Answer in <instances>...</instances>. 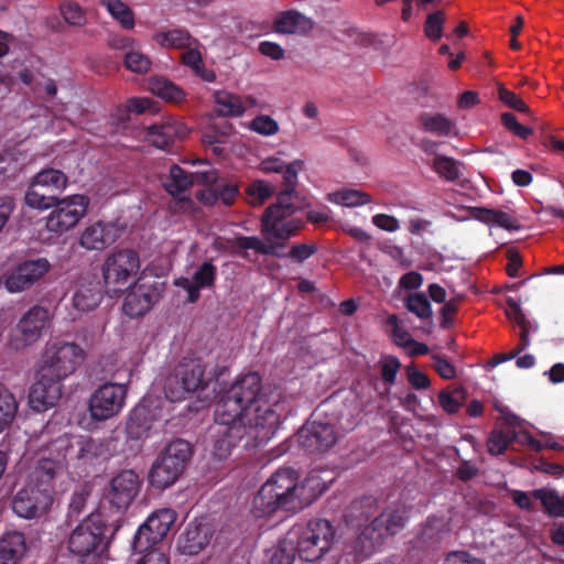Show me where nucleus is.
<instances>
[{
    "mask_svg": "<svg viewBox=\"0 0 564 564\" xmlns=\"http://www.w3.org/2000/svg\"><path fill=\"white\" fill-rule=\"evenodd\" d=\"M278 401L279 394L263 387L259 373L239 377L216 404L215 425L210 430L212 456L227 459L240 441H245V447L268 442L280 424Z\"/></svg>",
    "mask_w": 564,
    "mask_h": 564,
    "instance_id": "f257e3e1",
    "label": "nucleus"
},
{
    "mask_svg": "<svg viewBox=\"0 0 564 564\" xmlns=\"http://www.w3.org/2000/svg\"><path fill=\"white\" fill-rule=\"evenodd\" d=\"M95 442L88 437H61L50 452H56V458L41 457L25 487L21 488L12 500L15 514L33 519L45 514L53 505L54 480L65 470L67 458L85 459L95 455Z\"/></svg>",
    "mask_w": 564,
    "mask_h": 564,
    "instance_id": "f03ea898",
    "label": "nucleus"
},
{
    "mask_svg": "<svg viewBox=\"0 0 564 564\" xmlns=\"http://www.w3.org/2000/svg\"><path fill=\"white\" fill-rule=\"evenodd\" d=\"M332 481L318 470L301 479L291 468L279 469L258 490L250 512L257 519L271 518L280 511L296 512L312 503Z\"/></svg>",
    "mask_w": 564,
    "mask_h": 564,
    "instance_id": "7ed1b4c3",
    "label": "nucleus"
},
{
    "mask_svg": "<svg viewBox=\"0 0 564 564\" xmlns=\"http://www.w3.org/2000/svg\"><path fill=\"white\" fill-rule=\"evenodd\" d=\"M335 540V529L328 520L317 519L294 525L274 549L271 564L318 561L332 550Z\"/></svg>",
    "mask_w": 564,
    "mask_h": 564,
    "instance_id": "20e7f679",
    "label": "nucleus"
},
{
    "mask_svg": "<svg viewBox=\"0 0 564 564\" xmlns=\"http://www.w3.org/2000/svg\"><path fill=\"white\" fill-rule=\"evenodd\" d=\"M304 169L302 160H294L284 165L283 175L284 189L278 195L276 203L271 205L262 217V234L268 239L278 237L285 241L303 226V220L295 217L297 210L311 206L306 196L295 192L297 175Z\"/></svg>",
    "mask_w": 564,
    "mask_h": 564,
    "instance_id": "39448f33",
    "label": "nucleus"
},
{
    "mask_svg": "<svg viewBox=\"0 0 564 564\" xmlns=\"http://www.w3.org/2000/svg\"><path fill=\"white\" fill-rule=\"evenodd\" d=\"M106 531L101 516L93 513L70 532L67 549L82 564H102L108 558L111 543Z\"/></svg>",
    "mask_w": 564,
    "mask_h": 564,
    "instance_id": "423d86ee",
    "label": "nucleus"
},
{
    "mask_svg": "<svg viewBox=\"0 0 564 564\" xmlns=\"http://www.w3.org/2000/svg\"><path fill=\"white\" fill-rule=\"evenodd\" d=\"M405 522L402 512L387 510L371 522L362 524L354 538L347 543V551L357 561H364L376 553L384 540L395 534Z\"/></svg>",
    "mask_w": 564,
    "mask_h": 564,
    "instance_id": "0eeeda50",
    "label": "nucleus"
},
{
    "mask_svg": "<svg viewBox=\"0 0 564 564\" xmlns=\"http://www.w3.org/2000/svg\"><path fill=\"white\" fill-rule=\"evenodd\" d=\"M86 358L87 351L79 344L55 337L45 343L36 369L64 381L77 371Z\"/></svg>",
    "mask_w": 564,
    "mask_h": 564,
    "instance_id": "6e6552de",
    "label": "nucleus"
},
{
    "mask_svg": "<svg viewBox=\"0 0 564 564\" xmlns=\"http://www.w3.org/2000/svg\"><path fill=\"white\" fill-rule=\"evenodd\" d=\"M141 270L139 253L133 249H119L109 253L101 267L105 289L117 296L137 282Z\"/></svg>",
    "mask_w": 564,
    "mask_h": 564,
    "instance_id": "1a4fd4ad",
    "label": "nucleus"
},
{
    "mask_svg": "<svg viewBox=\"0 0 564 564\" xmlns=\"http://www.w3.org/2000/svg\"><path fill=\"white\" fill-rule=\"evenodd\" d=\"M192 457L191 444L183 440L172 442L152 464L149 482L156 489L174 485Z\"/></svg>",
    "mask_w": 564,
    "mask_h": 564,
    "instance_id": "9d476101",
    "label": "nucleus"
},
{
    "mask_svg": "<svg viewBox=\"0 0 564 564\" xmlns=\"http://www.w3.org/2000/svg\"><path fill=\"white\" fill-rule=\"evenodd\" d=\"M89 204V197L84 194L57 197L45 218V228L57 236L68 232L86 216Z\"/></svg>",
    "mask_w": 564,
    "mask_h": 564,
    "instance_id": "9b49d317",
    "label": "nucleus"
},
{
    "mask_svg": "<svg viewBox=\"0 0 564 564\" xmlns=\"http://www.w3.org/2000/svg\"><path fill=\"white\" fill-rule=\"evenodd\" d=\"M204 365L199 359H184L165 379V395L171 401H178L203 384Z\"/></svg>",
    "mask_w": 564,
    "mask_h": 564,
    "instance_id": "f8f14e48",
    "label": "nucleus"
},
{
    "mask_svg": "<svg viewBox=\"0 0 564 564\" xmlns=\"http://www.w3.org/2000/svg\"><path fill=\"white\" fill-rule=\"evenodd\" d=\"M127 392L122 383L107 382L98 387L88 401L91 419L102 422L117 416L124 406Z\"/></svg>",
    "mask_w": 564,
    "mask_h": 564,
    "instance_id": "ddd939ff",
    "label": "nucleus"
},
{
    "mask_svg": "<svg viewBox=\"0 0 564 564\" xmlns=\"http://www.w3.org/2000/svg\"><path fill=\"white\" fill-rule=\"evenodd\" d=\"M52 321V314L47 307L32 306L20 318L11 336L10 345L17 349H24L36 341L43 335Z\"/></svg>",
    "mask_w": 564,
    "mask_h": 564,
    "instance_id": "4468645a",
    "label": "nucleus"
},
{
    "mask_svg": "<svg viewBox=\"0 0 564 564\" xmlns=\"http://www.w3.org/2000/svg\"><path fill=\"white\" fill-rule=\"evenodd\" d=\"M175 521L176 513L172 509H160L153 512L137 531L132 541L133 551L142 553L161 542Z\"/></svg>",
    "mask_w": 564,
    "mask_h": 564,
    "instance_id": "2eb2a0df",
    "label": "nucleus"
},
{
    "mask_svg": "<svg viewBox=\"0 0 564 564\" xmlns=\"http://www.w3.org/2000/svg\"><path fill=\"white\" fill-rule=\"evenodd\" d=\"M51 270L45 258L26 260L6 271L2 283L9 293H21L44 278Z\"/></svg>",
    "mask_w": 564,
    "mask_h": 564,
    "instance_id": "dca6fc26",
    "label": "nucleus"
},
{
    "mask_svg": "<svg viewBox=\"0 0 564 564\" xmlns=\"http://www.w3.org/2000/svg\"><path fill=\"white\" fill-rule=\"evenodd\" d=\"M202 141L205 147L220 158H228L230 154L241 156L245 152V145L240 142L234 126L229 122L214 124L208 128Z\"/></svg>",
    "mask_w": 564,
    "mask_h": 564,
    "instance_id": "f3484780",
    "label": "nucleus"
},
{
    "mask_svg": "<svg viewBox=\"0 0 564 564\" xmlns=\"http://www.w3.org/2000/svg\"><path fill=\"white\" fill-rule=\"evenodd\" d=\"M275 239L279 240L278 237H271L268 239L265 236V241H262L257 237H236L232 239L217 238L213 246L218 251H226L231 254H241L243 257H246L245 252L247 250H254L262 254L284 257L285 253L282 252L283 243L275 242Z\"/></svg>",
    "mask_w": 564,
    "mask_h": 564,
    "instance_id": "a211bd4d",
    "label": "nucleus"
},
{
    "mask_svg": "<svg viewBox=\"0 0 564 564\" xmlns=\"http://www.w3.org/2000/svg\"><path fill=\"white\" fill-rule=\"evenodd\" d=\"M120 237L119 227L111 221L97 220L84 227L78 245L87 251H102Z\"/></svg>",
    "mask_w": 564,
    "mask_h": 564,
    "instance_id": "6ab92c4d",
    "label": "nucleus"
},
{
    "mask_svg": "<svg viewBox=\"0 0 564 564\" xmlns=\"http://www.w3.org/2000/svg\"><path fill=\"white\" fill-rule=\"evenodd\" d=\"M300 445L310 453H323L337 442L334 427L319 421L307 422L297 434Z\"/></svg>",
    "mask_w": 564,
    "mask_h": 564,
    "instance_id": "aec40b11",
    "label": "nucleus"
},
{
    "mask_svg": "<svg viewBox=\"0 0 564 564\" xmlns=\"http://www.w3.org/2000/svg\"><path fill=\"white\" fill-rule=\"evenodd\" d=\"M44 375L36 369V382L32 386L29 394L30 405L37 412L54 406L63 392V380Z\"/></svg>",
    "mask_w": 564,
    "mask_h": 564,
    "instance_id": "412c9836",
    "label": "nucleus"
},
{
    "mask_svg": "<svg viewBox=\"0 0 564 564\" xmlns=\"http://www.w3.org/2000/svg\"><path fill=\"white\" fill-rule=\"evenodd\" d=\"M217 178L215 170L189 173L177 165H172L169 174L162 178V185L172 196H180L194 184H213Z\"/></svg>",
    "mask_w": 564,
    "mask_h": 564,
    "instance_id": "4be33fe9",
    "label": "nucleus"
},
{
    "mask_svg": "<svg viewBox=\"0 0 564 564\" xmlns=\"http://www.w3.org/2000/svg\"><path fill=\"white\" fill-rule=\"evenodd\" d=\"M127 290L128 293L124 297L122 311L132 318L140 317L148 313L159 296L153 285L142 283L141 280H137V282L131 284Z\"/></svg>",
    "mask_w": 564,
    "mask_h": 564,
    "instance_id": "5701e85b",
    "label": "nucleus"
},
{
    "mask_svg": "<svg viewBox=\"0 0 564 564\" xmlns=\"http://www.w3.org/2000/svg\"><path fill=\"white\" fill-rule=\"evenodd\" d=\"M139 489L138 475L132 470H123L111 480L107 499L118 510L126 509L137 497Z\"/></svg>",
    "mask_w": 564,
    "mask_h": 564,
    "instance_id": "b1692460",
    "label": "nucleus"
},
{
    "mask_svg": "<svg viewBox=\"0 0 564 564\" xmlns=\"http://www.w3.org/2000/svg\"><path fill=\"white\" fill-rule=\"evenodd\" d=\"M161 400L144 398L132 411L127 429L131 436L141 437L151 426V422L161 417Z\"/></svg>",
    "mask_w": 564,
    "mask_h": 564,
    "instance_id": "393cba45",
    "label": "nucleus"
},
{
    "mask_svg": "<svg viewBox=\"0 0 564 564\" xmlns=\"http://www.w3.org/2000/svg\"><path fill=\"white\" fill-rule=\"evenodd\" d=\"M185 123L176 119H166L162 123L148 128L145 138L154 147L159 149L169 148L175 140L182 139L188 133Z\"/></svg>",
    "mask_w": 564,
    "mask_h": 564,
    "instance_id": "a878e982",
    "label": "nucleus"
},
{
    "mask_svg": "<svg viewBox=\"0 0 564 564\" xmlns=\"http://www.w3.org/2000/svg\"><path fill=\"white\" fill-rule=\"evenodd\" d=\"M112 46L124 52V67L135 74H147L152 67L150 56L141 51L140 44L131 37L113 39Z\"/></svg>",
    "mask_w": 564,
    "mask_h": 564,
    "instance_id": "bb28decb",
    "label": "nucleus"
},
{
    "mask_svg": "<svg viewBox=\"0 0 564 564\" xmlns=\"http://www.w3.org/2000/svg\"><path fill=\"white\" fill-rule=\"evenodd\" d=\"M215 111L221 117H240L257 105L252 96H239L227 90L214 93Z\"/></svg>",
    "mask_w": 564,
    "mask_h": 564,
    "instance_id": "cd10ccee",
    "label": "nucleus"
},
{
    "mask_svg": "<svg viewBox=\"0 0 564 564\" xmlns=\"http://www.w3.org/2000/svg\"><path fill=\"white\" fill-rule=\"evenodd\" d=\"M216 268L210 262H204L194 273L193 280L181 276L175 280V285L183 288L188 293L189 302H195L199 297V290L214 285Z\"/></svg>",
    "mask_w": 564,
    "mask_h": 564,
    "instance_id": "c85d7f7f",
    "label": "nucleus"
},
{
    "mask_svg": "<svg viewBox=\"0 0 564 564\" xmlns=\"http://www.w3.org/2000/svg\"><path fill=\"white\" fill-rule=\"evenodd\" d=\"M273 28L280 34L302 35L313 29V22L296 10H286L276 14Z\"/></svg>",
    "mask_w": 564,
    "mask_h": 564,
    "instance_id": "c756f323",
    "label": "nucleus"
},
{
    "mask_svg": "<svg viewBox=\"0 0 564 564\" xmlns=\"http://www.w3.org/2000/svg\"><path fill=\"white\" fill-rule=\"evenodd\" d=\"M210 538L212 529L207 522L191 523L180 541V549L184 554H197L209 543Z\"/></svg>",
    "mask_w": 564,
    "mask_h": 564,
    "instance_id": "7c9ffc66",
    "label": "nucleus"
},
{
    "mask_svg": "<svg viewBox=\"0 0 564 564\" xmlns=\"http://www.w3.org/2000/svg\"><path fill=\"white\" fill-rule=\"evenodd\" d=\"M26 553L24 534L8 531L0 538V564H18Z\"/></svg>",
    "mask_w": 564,
    "mask_h": 564,
    "instance_id": "2f4dec72",
    "label": "nucleus"
},
{
    "mask_svg": "<svg viewBox=\"0 0 564 564\" xmlns=\"http://www.w3.org/2000/svg\"><path fill=\"white\" fill-rule=\"evenodd\" d=\"M102 300V292L98 282L82 281L79 282L73 299V307L79 313H87L95 310Z\"/></svg>",
    "mask_w": 564,
    "mask_h": 564,
    "instance_id": "473e14b6",
    "label": "nucleus"
},
{
    "mask_svg": "<svg viewBox=\"0 0 564 564\" xmlns=\"http://www.w3.org/2000/svg\"><path fill=\"white\" fill-rule=\"evenodd\" d=\"M148 90L170 104H181L186 99L184 89L165 77L155 76L150 78Z\"/></svg>",
    "mask_w": 564,
    "mask_h": 564,
    "instance_id": "72a5a7b5",
    "label": "nucleus"
},
{
    "mask_svg": "<svg viewBox=\"0 0 564 564\" xmlns=\"http://www.w3.org/2000/svg\"><path fill=\"white\" fill-rule=\"evenodd\" d=\"M471 217L489 227H500L509 231L520 228L519 221L513 216L498 209L474 208L471 210Z\"/></svg>",
    "mask_w": 564,
    "mask_h": 564,
    "instance_id": "f704fd0d",
    "label": "nucleus"
},
{
    "mask_svg": "<svg viewBox=\"0 0 564 564\" xmlns=\"http://www.w3.org/2000/svg\"><path fill=\"white\" fill-rule=\"evenodd\" d=\"M181 62L186 67L191 68L193 73L207 83H214L216 80V73L205 66L202 54L198 50V41L189 47L185 48V52L181 55Z\"/></svg>",
    "mask_w": 564,
    "mask_h": 564,
    "instance_id": "c9c22d12",
    "label": "nucleus"
},
{
    "mask_svg": "<svg viewBox=\"0 0 564 564\" xmlns=\"http://www.w3.org/2000/svg\"><path fill=\"white\" fill-rule=\"evenodd\" d=\"M153 41L162 48L185 50L196 44V40L188 32L180 29L158 32Z\"/></svg>",
    "mask_w": 564,
    "mask_h": 564,
    "instance_id": "e433bc0d",
    "label": "nucleus"
},
{
    "mask_svg": "<svg viewBox=\"0 0 564 564\" xmlns=\"http://www.w3.org/2000/svg\"><path fill=\"white\" fill-rule=\"evenodd\" d=\"M506 313L510 319L514 321L521 327L520 337L522 344L514 352L499 356L497 362L512 359L517 354L529 346V322L523 315L520 305L514 300H508Z\"/></svg>",
    "mask_w": 564,
    "mask_h": 564,
    "instance_id": "4c0bfd02",
    "label": "nucleus"
},
{
    "mask_svg": "<svg viewBox=\"0 0 564 564\" xmlns=\"http://www.w3.org/2000/svg\"><path fill=\"white\" fill-rule=\"evenodd\" d=\"M420 124L425 131L440 137L457 134L455 123L442 113H423Z\"/></svg>",
    "mask_w": 564,
    "mask_h": 564,
    "instance_id": "58836bf2",
    "label": "nucleus"
},
{
    "mask_svg": "<svg viewBox=\"0 0 564 564\" xmlns=\"http://www.w3.org/2000/svg\"><path fill=\"white\" fill-rule=\"evenodd\" d=\"M327 200L345 207H358L369 204L371 196L366 192L345 187L328 193Z\"/></svg>",
    "mask_w": 564,
    "mask_h": 564,
    "instance_id": "ea45409f",
    "label": "nucleus"
},
{
    "mask_svg": "<svg viewBox=\"0 0 564 564\" xmlns=\"http://www.w3.org/2000/svg\"><path fill=\"white\" fill-rule=\"evenodd\" d=\"M536 500H540L545 512L551 517H564V495L560 496L556 491L551 489L533 490Z\"/></svg>",
    "mask_w": 564,
    "mask_h": 564,
    "instance_id": "a19ab883",
    "label": "nucleus"
},
{
    "mask_svg": "<svg viewBox=\"0 0 564 564\" xmlns=\"http://www.w3.org/2000/svg\"><path fill=\"white\" fill-rule=\"evenodd\" d=\"M67 176L63 172L54 169L42 170L32 180L33 185L48 191H63L67 186Z\"/></svg>",
    "mask_w": 564,
    "mask_h": 564,
    "instance_id": "79ce46f5",
    "label": "nucleus"
},
{
    "mask_svg": "<svg viewBox=\"0 0 564 564\" xmlns=\"http://www.w3.org/2000/svg\"><path fill=\"white\" fill-rule=\"evenodd\" d=\"M432 169L442 178L454 182L462 175L463 165L460 162L453 158L445 155H437L432 162Z\"/></svg>",
    "mask_w": 564,
    "mask_h": 564,
    "instance_id": "37998d69",
    "label": "nucleus"
},
{
    "mask_svg": "<svg viewBox=\"0 0 564 564\" xmlns=\"http://www.w3.org/2000/svg\"><path fill=\"white\" fill-rule=\"evenodd\" d=\"M18 410L14 395L0 387V433L13 421Z\"/></svg>",
    "mask_w": 564,
    "mask_h": 564,
    "instance_id": "c03bdc74",
    "label": "nucleus"
},
{
    "mask_svg": "<svg viewBox=\"0 0 564 564\" xmlns=\"http://www.w3.org/2000/svg\"><path fill=\"white\" fill-rule=\"evenodd\" d=\"M275 192V186L270 182L257 180L247 188V195L252 205H261Z\"/></svg>",
    "mask_w": 564,
    "mask_h": 564,
    "instance_id": "a18cd8bd",
    "label": "nucleus"
},
{
    "mask_svg": "<svg viewBox=\"0 0 564 564\" xmlns=\"http://www.w3.org/2000/svg\"><path fill=\"white\" fill-rule=\"evenodd\" d=\"M446 21L444 11L438 10L427 15L424 23V34L431 41H438L443 36V26Z\"/></svg>",
    "mask_w": 564,
    "mask_h": 564,
    "instance_id": "49530a36",
    "label": "nucleus"
},
{
    "mask_svg": "<svg viewBox=\"0 0 564 564\" xmlns=\"http://www.w3.org/2000/svg\"><path fill=\"white\" fill-rule=\"evenodd\" d=\"M102 3L123 28L131 29L133 26V15L124 3L119 0H104Z\"/></svg>",
    "mask_w": 564,
    "mask_h": 564,
    "instance_id": "de8ad7c7",
    "label": "nucleus"
},
{
    "mask_svg": "<svg viewBox=\"0 0 564 564\" xmlns=\"http://www.w3.org/2000/svg\"><path fill=\"white\" fill-rule=\"evenodd\" d=\"M37 185H33L31 182L24 197L25 204L37 210H47L53 206V203L57 197L46 196L37 191Z\"/></svg>",
    "mask_w": 564,
    "mask_h": 564,
    "instance_id": "09e8293b",
    "label": "nucleus"
},
{
    "mask_svg": "<svg viewBox=\"0 0 564 564\" xmlns=\"http://www.w3.org/2000/svg\"><path fill=\"white\" fill-rule=\"evenodd\" d=\"M248 129L263 137H272L280 130V126L272 117L259 115L248 123Z\"/></svg>",
    "mask_w": 564,
    "mask_h": 564,
    "instance_id": "8fccbe9b",
    "label": "nucleus"
},
{
    "mask_svg": "<svg viewBox=\"0 0 564 564\" xmlns=\"http://www.w3.org/2000/svg\"><path fill=\"white\" fill-rule=\"evenodd\" d=\"M406 308L420 318H429L432 315L431 305L422 293L410 295L406 299Z\"/></svg>",
    "mask_w": 564,
    "mask_h": 564,
    "instance_id": "3c124183",
    "label": "nucleus"
},
{
    "mask_svg": "<svg viewBox=\"0 0 564 564\" xmlns=\"http://www.w3.org/2000/svg\"><path fill=\"white\" fill-rule=\"evenodd\" d=\"M61 13L65 22L73 26H83L86 18L82 8L74 2H65L61 6Z\"/></svg>",
    "mask_w": 564,
    "mask_h": 564,
    "instance_id": "603ef678",
    "label": "nucleus"
},
{
    "mask_svg": "<svg viewBox=\"0 0 564 564\" xmlns=\"http://www.w3.org/2000/svg\"><path fill=\"white\" fill-rule=\"evenodd\" d=\"M440 404L449 414L456 413L464 401L462 390L442 391L438 395Z\"/></svg>",
    "mask_w": 564,
    "mask_h": 564,
    "instance_id": "864d4df0",
    "label": "nucleus"
},
{
    "mask_svg": "<svg viewBox=\"0 0 564 564\" xmlns=\"http://www.w3.org/2000/svg\"><path fill=\"white\" fill-rule=\"evenodd\" d=\"M498 98L509 108L524 113L529 112V108L524 101L502 85L498 86Z\"/></svg>",
    "mask_w": 564,
    "mask_h": 564,
    "instance_id": "5fc2aeb1",
    "label": "nucleus"
},
{
    "mask_svg": "<svg viewBox=\"0 0 564 564\" xmlns=\"http://www.w3.org/2000/svg\"><path fill=\"white\" fill-rule=\"evenodd\" d=\"M381 377L384 382L393 383L401 364L394 356H383L380 360Z\"/></svg>",
    "mask_w": 564,
    "mask_h": 564,
    "instance_id": "6e6d98bb",
    "label": "nucleus"
},
{
    "mask_svg": "<svg viewBox=\"0 0 564 564\" xmlns=\"http://www.w3.org/2000/svg\"><path fill=\"white\" fill-rule=\"evenodd\" d=\"M511 442V437L501 432L494 431L487 442V447L490 454L500 455L502 454Z\"/></svg>",
    "mask_w": 564,
    "mask_h": 564,
    "instance_id": "4d7b16f0",
    "label": "nucleus"
},
{
    "mask_svg": "<svg viewBox=\"0 0 564 564\" xmlns=\"http://www.w3.org/2000/svg\"><path fill=\"white\" fill-rule=\"evenodd\" d=\"M443 564H486L485 561L466 551H453L447 554Z\"/></svg>",
    "mask_w": 564,
    "mask_h": 564,
    "instance_id": "13d9d810",
    "label": "nucleus"
},
{
    "mask_svg": "<svg viewBox=\"0 0 564 564\" xmlns=\"http://www.w3.org/2000/svg\"><path fill=\"white\" fill-rule=\"evenodd\" d=\"M502 124L511 131L513 134L527 139L532 134V130L525 126H522L518 122L516 117L509 112H506L501 116Z\"/></svg>",
    "mask_w": 564,
    "mask_h": 564,
    "instance_id": "bf43d9fd",
    "label": "nucleus"
},
{
    "mask_svg": "<svg viewBox=\"0 0 564 564\" xmlns=\"http://www.w3.org/2000/svg\"><path fill=\"white\" fill-rule=\"evenodd\" d=\"M138 560L137 564H170L169 555L160 547H153Z\"/></svg>",
    "mask_w": 564,
    "mask_h": 564,
    "instance_id": "052dcab7",
    "label": "nucleus"
},
{
    "mask_svg": "<svg viewBox=\"0 0 564 564\" xmlns=\"http://www.w3.org/2000/svg\"><path fill=\"white\" fill-rule=\"evenodd\" d=\"M372 224L381 230L395 232L400 229L399 220L388 214H377L372 216Z\"/></svg>",
    "mask_w": 564,
    "mask_h": 564,
    "instance_id": "680f3d73",
    "label": "nucleus"
},
{
    "mask_svg": "<svg viewBox=\"0 0 564 564\" xmlns=\"http://www.w3.org/2000/svg\"><path fill=\"white\" fill-rule=\"evenodd\" d=\"M155 106V102L148 97H133L128 101V109L137 113L154 112Z\"/></svg>",
    "mask_w": 564,
    "mask_h": 564,
    "instance_id": "e2e57ef3",
    "label": "nucleus"
},
{
    "mask_svg": "<svg viewBox=\"0 0 564 564\" xmlns=\"http://www.w3.org/2000/svg\"><path fill=\"white\" fill-rule=\"evenodd\" d=\"M286 163L278 155H272L263 159L259 164V170L263 173H281L284 171Z\"/></svg>",
    "mask_w": 564,
    "mask_h": 564,
    "instance_id": "0e129e2a",
    "label": "nucleus"
},
{
    "mask_svg": "<svg viewBox=\"0 0 564 564\" xmlns=\"http://www.w3.org/2000/svg\"><path fill=\"white\" fill-rule=\"evenodd\" d=\"M408 380L415 389H426L430 387V379L425 373L410 366L406 368Z\"/></svg>",
    "mask_w": 564,
    "mask_h": 564,
    "instance_id": "69168bd1",
    "label": "nucleus"
},
{
    "mask_svg": "<svg viewBox=\"0 0 564 564\" xmlns=\"http://www.w3.org/2000/svg\"><path fill=\"white\" fill-rule=\"evenodd\" d=\"M14 199L11 196H0V232L14 210Z\"/></svg>",
    "mask_w": 564,
    "mask_h": 564,
    "instance_id": "338daca9",
    "label": "nucleus"
},
{
    "mask_svg": "<svg viewBox=\"0 0 564 564\" xmlns=\"http://www.w3.org/2000/svg\"><path fill=\"white\" fill-rule=\"evenodd\" d=\"M315 251L314 245L303 243L293 246L288 256L296 262H303L314 254Z\"/></svg>",
    "mask_w": 564,
    "mask_h": 564,
    "instance_id": "774afa93",
    "label": "nucleus"
}]
</instances>
